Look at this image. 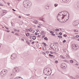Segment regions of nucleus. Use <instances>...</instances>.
Here are the masks:
<instances>
[{
	"instance_id": "obj_1",
	"label": "nucleus",
	"mask_w": 79,
	"mask_h": 79,
	"mask_svg": "<svg viewBox=\"0 0 79 79\" xmlns=\"http://www.w3.org/2000/svg\"><path fill=\"white\" fill-rule=\"evenodd\" d=\"M44 74L47 76H49L52 73V69L48 67H46L43 71Z\"/></svg>"
},
{
	"instance_id": "obj_2",
	"label": "nucleus",
	"mask_w": 79,
	"mask_h": 79,
	"mask_svg": "<svg viewBox=\"0 0 79 79\" xmlns=\"http://www.w3.org/2000/svg\"><path fill=\"white\" fill-rule=\"evenodd\" d=\"M60 12L61 13V14H62V15L63 18V19H64L65 16L66 18H67V20H68V19H69V13L68 12V11H62Z\"/></svg>"
},
{
	"instance_id": "obj_3",
	"label": "nucleus",
	"mask_w": 79,
	"mask_h": 79,
	"mask_svg": "<svg viewBox=\"0 0 79 79\" xmlns=\"http://www.w3.org/2000/svg\"><path fill=\"white\" fill-rule=\"evenodd\" d=\"M23 5L25 8H27L30 7V5H29V3L27 1H24L23 2Z\"/></svg>"
},
{
	"instance_id": "obj_4",
	"label": "nucleus",
	"mask_w": 79,
	"mask_h": 79,
	"mask_svg": "<svg viewBox=\"0 0 79 79\" xmlns=\"http://www.w3.org/2000/svg\"><path fill=\"white\" fill-rule=\"evenodd\" d=\"M8 73V71L6 69H3L1 72V76L2 77L6 76V74Z\"/></svg>"
},
{
	"instance_id": "obj_5",
	"label": "nucleus",
	"mask_w": 79,
	"mask_h": 79,
	"mask_svg": "<svg viewBox=\"0 0 79 79\" xmlns=\"http://www.w3.org/2000/svg\"><path fill=\"white\" fill-rule=\"evenodd\" d=\"M62 14L61 12H60L57 16V18L58 21L60 19H63V17L62 16Z\"/></svg>"
},
{
	"instance_id": "obj_6",
	"label": "nucleus",
	"mask_w": 79,
	"mask_h": 79,
	"mask_svg": "<svg viewBox=\"0 0 79 79\" xmlns=\"http://www.w3.org/2000/svg\"><path fill=\"white\" fill-rule=\"evenodd\" d=\"M16 58V54H13L11 56V58L12 59V60H14V59H15Z\"/></svg>"
},
{
	"instance_id": "obj_7",
	"label": "nucleus",
	"mask_w": 79,
	"mask_h": 79,
	"mask_svg": "<svg viewBox=\"0 0 79 79\" xmlns=\"http://www.w3.org/2000/svg\"><path fill=\"white\" fill-rule=\"evenodd\" d=\"M14 70L16 72V73H18L19 71V69L18 67H15L14 69Z\"/></svg>"
},
{
	"instance_id": "obj_8",
	"label": "nucleus",
	"mask_w": 79,
	"mask_h": 79,
	"mask_svg": "<svg viewBox=\"0 0 79 79\" xmlns=\"http://www.w3.org/2000/svg\"><path fill=\"white\" fill-rule=\"evenodd\" d=\"M6 13H7V11L5 10H3V11H2V16H4V15H5Z\"/></svg>"
},
{
	"instance_id": "obj_9",
	"label": "nucleus",
	"mask_w": 79,
	"mask_h": 79,
	"mask_svg": "<svg viewBox=\"0 0 79 79\" xmlns=\"http://www.w3.org/2000/svg\"><path fill=\"white\" fill-rule=\"evenodd\" d=\"M61 68H65V66H66V64L64 63H62L61 64Z\"/></svg>"
},
{
	"instance_id": "obj_10",
	"label": "nucleus",
	"mask_w": 79,
	"mask_h": 79,
	"mask_svg": "<svg viewBox=\"0 0 79 79\" xmlns=\"http://www.w3.org/2000/svg\"><path fill=\"white\" fill-rule=\"evenodd\" d=\"M54 48H55V51H56V52H58V51L59 50L58 49V46H56V47L55 46Z\"/></svg>"
},
{
	"instance_id": "obj_11",
	"label": "nucleus",
	"mask_w": 79,
	"mask_h": 79,
	"mask_svg": "<svg viewBox=\"0 0 79 79\" xmlns=\"http://www.w3.org/2000/svg\"><path fill=\"white\" fill-rule=\"evenodd\" d=\"M73 26H77V23L76 22V21H74L73 22Z\"/></svg>"
},
{
	"instance_id": "obj_12",
	"label": "nucleus",
	"mask_w": 79,
	"mask_h": 79,
	"mask_svg": "<svg viewBox=\"0 0 79 79\" xmlns=\"http://www.w3.org/2000/svg\"><path fill=\"white\" fill-rule=\"evenodd\" d=\"M78 48V47H77V46L76 45H75V46L73 48V50H77Z\"/></svg>"
},
{
	"instance_id": "obj_13",
	"label": "nucleus",
	"mask_w": 79,
	"mask_h": 79,
	"mask_svg": "<svg viewBox=\"0 0 79 79\" xmlns=\"http://www.w3.org/2000/svg\"><path fill=\"white\" fill-rule=\"evenodd\" d=\"M33 40H35V39H36V36H32V38Z\"/></svg>"
},
{
	"instance_id": "obj_14",
	"label": "nucleus",
	"mask_w": 79,
	"mask_h": 79,
	"mask_svg": "<svg viewBox=\"0 0 79 79\" xmlns=\"http://www.w3.org/2000/svg\"><path fill=\"white\" fill-rule=\"evenodd\" d=\"M54 46V44H50V48H52V47H53Z\"/></svg>"
},
{
	"instance_id": "obj_15",
	"label": "nucleus",
	"mask_w": 79,
	"mask_h": 79,
	"mask_svg": "<svg viewBox=\"0 0 79 79\" xmlns=\"http://www.w3.org/2000/svg\"><path fill=\"white\" fill-rule=\"evenodd\" d=\"M42 44H43L44 46V47L47 46V44H46L44 42H43Z\"/></svg>"
},
{
	"instance_id": "obj_16",
	"label": "nucleus",
	"mask_w": 79,
	"mask_h": 79,
	"mask_svg": "<svg viewBox=\"0 0 79 79\" xmlns=\"http://www.w3.org/2000/svg\"><path fill=\"white\" fill-rule=\"evenodd\" d=\"M49 56H51L52 57H54V58H55V56L53 55H52L50 54H49Z\"/></svg>"
},
{
	"instance_id": "obj_17",
	"label": "nucleus",
	"mask_w": 79,
	"mask_h": 79,
	"mask_svg": "<svg viewBox=\"0 0 79 79\" xmlns=\"http://www.w3.org/2000/svg\"><path fill=\"white\" fill-rule=\"evenodd\" d=\"M26 43H27V44H28V45H29V46H30V45H31L30 44V43H29V41H26Z\"/></svg>"
},
{
	"instance_id": "obj_18",
	"label": "nucleus",
	"mask_w": 79,
	"mask_h": 79,
	"mask_svg": "<svg viewBox=\"0 0 79 79\" xmlns=\"http://www.w3.org/2000/svg\"><path fill=\"white\" fill-rule=\"evenodd\" d=\"M63 2H68V0H62Z\"/></svg>"
},
{
	"instance_id": "obj_19",
	"label": "nucleus",
	"mask_w": 79,
	"mask_h": 79,
	"mask_svg": "<svg viewBox=\"0 0 79 79\" xmlns=\"http://www.w3.org/2000/svg\"><path fill=\"white\" fill-rule=\"evenodd\" d=\"M29 35H30L29 33H27L26 34V36H27V37H28V36H29Z\"/></svg>"
},
{
	"instance_id": "obj_20",
	"label": "nucleus",
	"mask_w": 79,
	"mask_h": 79,
	"mask_svg": "<svg viewBox=\"0 0 79 79\" xmlns=\"http://www.w3.org/2000/svg\"><path fill=\"white\" fill-rule=\"evenodd\" d=\"M28 31H30V32H32V28H30L28 29Z\"/></svg>"
},
{
	"instance_id": "obj_21",
	"label": "nucleus",
	"mask_w": 79,
	"mask_h": 79,
	"mask_svg": "<svg viewBox=\"0 0 79 79\" xmlns=\"http://www.w3.org/2000/svg\"><path fill=\"white\" fill-rule=\"evenodd\" d=\"M76 45H75L74 44H72V48H74V47Z\"/></svg>"
},
{
	"instance_id": "obj_22",
	"label": "nucleus",
	"mask_w": 79,
	"mask_h": 79,
	"mask_svg": "<svg viewBox=\"0 0 79 79\" xmlns=\"http://www.w3.org/2000/svg\"><path fill=\"white\" fill-rule=\"evenodd\" d=\"M57 37H59V38H60V39H62V36H61V35H57Z\"/></svg>"
},
{
	"instance_id": "obj_23",
	"label": "nucleus",
	"mask_w": 79,
	"mask_h": 79,
	"mask_svg": "<svg viewBox=\"0 0 79 79\" xmlns=\"http://www.w3.org/2000/svg\"><path fill=\"white\" fill-rule=\"evenodd\" d=\"M44 50H46V49H47V48L45 47H43L42 48Z\"/></svg>"
},
{
	"instance_id": "obj_24",
	"label": "nucleus",
	"mask_w": 79,
	"mask_h": 79,
	"mask_svg": "<svg viewBox=\"0 0 79 79\" xmlns=\"http://www.w3.org/2000/svg\"><path fill=\"white\" fill-rule=\"evenodd\" d=\"M45 7H47V8H46V9H48V8H49V6L48 5L46 6Z\"/></svg>"
},
{
	"instance_id": "obj_25",
	"label": "nucleus",
	"mask_w": 79,
	"mask_h": 79,
	"mask_svg": "<svg viewBox=\"0 0 79 79\" xmlns=\"http://www.w3.org/2000/svg\"><path fill=\"white\" fill-rule=\"evenodd\" d=\"M44 39L46 40H48V38L47 37H45L44 38Z\"/></svg>"
},
{
	"instance_id": "obj_26",
	"label": "nucleus",
	"mask_w": 79,
	"mask_h": 79,
	"mask_svg": "<svg viewBox=\"0 0 79 79\" xmlns=\"http://www.w3.org/2000/svg\"><path fill=\"white\" fill-rule=\"evenodd\" d=\"M32 35H34V34H31L30 35V38H32Z\"/></svg>"
},
{
	"instance_id": "obj_27",
	"label": "nucleus",
	"mask_w": 79,
	"mask_h": 79,
	"mask_svg": "<svg viewBox=\"0 0 79 79\" xmlns=\"http://www.w3.org/2000/svg\"><path fill=\"white\" fill-rule=\"evenodd\" d=\"M69 62H70V63H73V60H70L69 61Z\"/></svg>"
},
{
	"instance_id": "obj_28",
	"label": "nucleus",
	"mask_w": 79,
	"mask_h": 79,
	"mask_svg": "<svg viewBox=\"0 0 79 79\" xmlns=\"http://www.w3.org/2000/svg\"><path fill=\"white\" fill-rule=\"evenodd\" d=\"M50 33H51L52 34H54V32H53L52 31H50Z\"/></svg>"
},
{
	"instance_id": "obj_29",
	"label": "nucleus",
	"mask_w": 79,
	"mask_h": 79,
	"mask_svg": "<svg viewBox=\"0 0 79 79\" xmlns=\"http://www.w3.org/2000/svg\"><path fill=\"white\" fill-rule=\"evenodd\" d=\"M25 31H26L27 32H29L28 30V29H26L25 30Z\"/></svg>"
},
{
	"instance_id": "obj_30",
	"label": "nucleus",
	"mask_w": 79,
	"mask_h": 79,
	"mask_svg": "<svg viewBox=\"0 0 79 79\" xmlns=\"http://www.w3.org/2000/svg\"><path fill=\"white\" fill-rule=\"evenodd\" d=\"M11 24L12 25V26H14V25H13V22H11Z\"/></svg>"
},
{
	"instance_id": "obj_31",
	"label": "nucleus",
	"mask_w": 79,
	"mask_h": 79,
	"mask_svg": "<svg viewBox=\"0 0 79 79\" xmlns=\"http://www.w3.org/2000/svg\"><path fill=\"white\" fill-rule=\"evenodd\" d=\"M59 34L60 35H62V33H61V32H60L59 33Z\"/></svg>"
},
{
	"instance_id": "obj_32",
	"label": "nucleus",
	"mask_w": 79,
	"mask_h": 79,
	"mask_svg": "<svg viewBox=\"0 0 79 79\" xmlns=\"http://www.w3.org/2000/svg\"><path fill=\"white\" fill-rule=\"evenodd\" d=\"M54 6L55 7H56V6H58V4H54Z\"/></svg>"
},
{
	"instance_id": "obj_33",
	"label": "nucleus",
	"mask_w": 79,
	"mask_h": 79,
	"mask_svg": "<svg viewBox=\"0 0 79 79\" xmlns=\"http://www.w3.org/2000/svg\"><path fill=\"white\" fill-rule=\"evenodd\" d=\"M77 6L78 8H79V2L77 3Z\"/></svg>"
},
{
	"instance_id": "obj_34",
	"label": "nucleus",
	"mask_w": 79,
	"mask_h": 79,
	"mask_svg": "<svg viewBox=\"0 0 79 79\" xmlns=\"http://www.w3.org/2000/svg\"><path fill=\"white\" fill-rule=\"evenodd\" d=\"M74 32H78V30H74Z\"/></svg>"
},
{
	"instance_id": "obj_35",
	"label": "nucleus",
	"mask_w": 79,
	"mask_h": 79,
	"mask_svg": "<svg viewBox=\"0 0 79 79\" xmlns=\"http://www.w3.org/2000/svg\"><path fill=\"white\" fill-rule=\"evenodd\" d=\"M60 57H61V58H62L63 59H64V56H60Z\"/></svg>"
},
{
	"instance_id": "obj_36",
	"label": "nucleus",
	"mask_w": 79,
	"mask_h": 79,
	"mask_svg": "<svg viewBox=\"0 0 79 79\" xmlns=\"http://www.w3.org/2000/svg\"><path fill=\"white\" fill-rule=\"evenodd\" d=\"M38 35H40V36L41 35H42V34H41V33H39L38 34Z\"/></svg>"
},
{
	"instance_id": "obj_37",
	"label": "nucleus",
	"mask_w": 79,
	"mask_h": 79,
	"mask_svg": "<svg viewBox=\"0 0 79 79\" xmlns=\"http://www.w3.org/2000/svg\"><path fill=\"white\" fill-rule=\"evenodd\" d=\"M63 36L66 37H67V35L64 34L63 35Z\"/></svg>"
},
{
	"instance_id": "obj_38",
	"label": "nucleus",
	"mask_w": 79,
	"mask_h": 79,
	"mask_svg": "<svg viewBox=\"0 0 79 79\" xmlns=\"http://www.w3.org/2000/svg\"><path fill=\"white\" fill-rule=\"evenodd\" d=\"M49 52L51 53V54H53V53H54V52H52V51H50Z\"/></svg>"
},
{
	"instance_id": "obj_39",
	"label": "nucleus",
	"mask_w": 79,
	"mask_h": 79,
	"mask_svg": "<svg viewBox=\"0 0 79 79\" xmlns=\"http://www.w3.org/2000/svg\"><path fill=\"white\" fill-rule=\"evenodd\" d=\"M66 42V40H64V41H63L62 42L63 43H65V42Z\"/></svg>"
},
{
	"instance_id": "obj_40",
	"label": "nucleus",
	"mask_w": 79,
	"mask_h": 79,
	"mask_svg": "<svg viewBox=\"0 0 79 79\" xmlns=\"http://www.w3.org/2000/svg\"><path fill=\"white\" fill-rule=\"evenodd\" d=\"M46 53H47V54H48V53H49V52L47 51H46Z\"/></svg>"
},
{
	"instance_id": "obj_41",
	"label": "nucleus",
	"mask_w": 79,
	"mask_h": 79,
	"mask_svg": "<svg viewBox=\"0 0 79 79\" xmlns=\"http://www.w3.org/2000/svg\"><path fill=\"white\" fill-rule=\"evenodd\" d=\"M58 60H57L55 61V63H58Z\"/></svg>"
},
{
	"instance_id": "obj_42",
	"label": "nucleus",
	"mask_w": 79,
	"mask_h": 79,
	"mask_svg": "<svg viewBox=\"0 0 79 79\" xmlns=\"http://www.w3.org/2000/svg\"><path fill=\"white\" fill-rule=\"evenodd\" d=\"M75 36H73L72 38V39H75Z\"/></svg>"
},
{
	"instance_id": "obj_43",
	"label": "nucleus",
	"mask_w": 79,
	"mask_h": 79,
	"mask_svg": "<svg viewBox=\"0 0 79 79\" xmlns=\"http://www.w3.org/2000/svg\"><path fill=\"white\" fill-rule=\"evenodd\" d=\"M0 6H3V5L1 3H0Z\"/></svg>"
},
{
	"instance_id": "obj_44",
	"label": "nucleus",
	"mask_w": 79,
	"mask_h": 79,
	"mask_svg": "<svg viewBox=\"0 0 79 79\" xmlns=\"http://www.w3.org/2000/svg\"><path fill=\"white\" fill-rule=\"evenodd\" d=\"M34 23H35V24H37V23H38V22L37 21V22H34Z\"/></svg>"
},
{
	"instance_id": "obj_45",
	"label": "nucleus",
	"mask_w": 79,
	"mask_h": 79,
	"mask_svg": "<svg viewBox=\"0 0 79 79\" xmlns=\"http://www.w3.org/2000/svg\"><path fill=\"white\" fill-rule=\"evenodd\" d=\"M15 35H18V36H19V35L17 33H15Z\"/></svg>"
},
{
	"instance_id": "obj_46",
	"label": "nucleus",
	"mask_w": 79,
	"mask_h": 79,
	"mask_svg": "<svg viewBox=\"0 0 79 79\" xmlns=\"http://www.w3.org/2000/svg\"><path fill=\"white\" fill-rule=\"evenodd\" d=\"M51 48H52V49H53V50H55V48L54 47H52Z\"/></svg>"
},
{
	"instance_id": "obj_47",
	"label": "nucleus",
	"mask_w": 79,
	"mask_h": 79,
	"mask_svg": "<svg viewBox=\"0 0 79 79\" xmlns=\"http://www.w3.org/2000/svg\"><path fill=\"white\" fill-rule=\"evenodd\" d=\"M79 37V35H76V37H77V38Z\"/></svg>"
},
{
	"instance_id": "obj_48",
	"label": "nucleus",
	"mask_w": 79,
	"mask_h": 79,
	"mask_svg": "<svg viewBox=\"0 0 79 79\" xmlns=\"http://www.w3.org/2000/svg\"><path fill=\"white\" fill-rule=\"evenodd\" d=\"M55 44H57V45H58V43L57 42H55Z\"/></svg>"
},
{
	"instance_id": "obj_49",
	"label": "nucleus",
	"mask_w": 79,
	"mask_h": 79,
	"mask_svg": "<svg viewBox=\"0 0 79 79\" xmlns=\"http://www.w3.org/2000/svg\"><path fill=\"white\" fill-rule=\"evenodd\" d=\"M51 35H53V36H55V34H51Z\"/></svg>"
},
{
	"instance_id": "obj_50",
	"label": "nucleus",
	"mask_w": 79,
	"mask_h": 79,
	"mask_svg": "<svg viewBox=\"0 0 79 79\" xmlns=\"http://www.w3.org/2000/svg\"><path fill=\"white\" fill-rule=\"evenodd\" d=\"M56 31H60V30H59V29H56Z\"/></svg>"
},
{
	"instance_id": "obj_51",
	"label": "nucleus",
	"mask_w": 79,
	"mask_h": 79,
	"mask_svg": "<svg viewBox=\"0 0 79 79\" xmlns=\"http://www.w3.org/2000/svg\"><path fill=\"white\" fill-rule=\"evenodd\" d=\"M35 35H37V33L36 32L35 33Z\"/></svg>"
},
{
	"instance_id": "obj_52",
	"label": "nucleus",
	"mask_w": 79,
	"mask_h": 79,
	"mask_svg": "<svg viewBox=\"0 0 79 79\" xmlns=\"http://www.w3.org/2000/svg\"><path fill=\"white\" fill-rule=\"evenodd\" d=\"M37 47L38 48H39V44H38L37 46Z\"/></svg>"
},
{
	"instance_id": "obj_53",
	"label": "nucleus",
	"mask_w": 79,
	"mask_h": 79,
	"mask_svg": "<svg viewBox=\"0 0 79 79\" xmlns=\"http://www.w3.org/2000/svg\"><path fill=\"white\" fill-rule=\"evenodd\" d=\"M78 77H79V76L77 75V76L76 77V78H77H77H78Z\"/></svg>"
},
{
	"instance_id": "obj_54",
	"label": "nucleus",
	"mask_w": 79,
	"mask_h": 79,
	"mask_svg": "<svg viewBox=\"0 0 79 79\" xmlns=\"http://www.w3.org/2000/svg\"><path fill=\"white\" fill-rule=\"evenodd\" d=\"M38 27L39 28H40V27H40V26H38Z\"/></svg>"
},
{
	"instance_id": "obj_55",
	"label": "nucleus",
	"mask_w": 79,
	"mask_h": 79,
	"mask_svg": "<svg viewBox=\"0 0 79 79\" xmlns=\"http://www.w3.org/2000/svg\"><path fill=\"white\" fill-rule=\"evenodd\" d=\"M7 4H8V5L9 6H10V2H8L7 3Z\"/></svg>"
},
{
	"instance_id": "obj_56",
	"label": "nucleus",
	"mask_w": 79,
	"mask_h": 79,
	"mask_svg": "<svg viewBox=\"0 0 79 79\" xmlns=\"http://www.w3.org/2000/svg\"><path fill=\"white\" fill-rule=\"evenodd\" d=\"M5 27V28H6V29H8H8H9L8 27Z\"/></svg>"
},
{
	"instance_id": "obj_57",
	"label": "nucleus",
	"mask_w": 79,
	"mask_h": 79,
	"mask_svg": "<svg viewBox=\"0 0 79 79\" xmlns=\"http://www.w3.org/2000/svg\"><path fill=\"white\" fill-rule=\"evenodd\" d=\"M39 25L40 26H42V24H39Z\"/></svg>"
},
{
	"instance_id": "obj_58",
	"label": "nucleus",
	"mask_w": 79,
	"mask_h": 79,
	"mask_svg": "<svg viewBox=\"0 0 79 79\" xmlns=\"http://www.w3.org/2000/svg\"><path fill=\"white\" fill-rule=\"evenodd\" d=\"M66 63H69V61L67 60L66 61Z\"/></svg>"
},
{
	"instance_id": "obj_59",
	"label": "nucleus",
	"mask_w": 79,
	"mask_h": 79,
	"mask_svg": "<svg viewBox=\"0 0 79 79\" xmlns=\"http://www.w3.org/2000/svg\"><path fill=\"white\" fill-rule=\"evenodd\" d=\"M21 40H22L23 41H24V40L23 39H21Z\"/></svg>"
},
{
	"instance_id": "obj_60",
	"label": "nucleus",
	"mask_w": 79,
	"mask_h": 79,
	"mask_svg": "<svg viewBox=\"0 0 79 79\" xmlns=\"http://www.w3.org/2000/svg\"><path fill=\"white\" fill-rule=\"evenodd\" d=\"M63 61H65V62H66L67 60H63Z\"/></svg>"
},
{
	"instance_id": "obj_61",
	"label": "nucleus",
	"mask_w": 79,
	"mask_h": 79,
	"mask_svg": "<svg viewBox=\"0 0 79 79\" xmlns=\"http://www.w3.org/2000/svg\"><path fill=\"white\" fill-rule=\"evenodd\" d=\"M36 32H38L39 31V30H36Z\"/></svg>"
},
{
	"instance_id": "obj_62",
	"label": "nucleus",
	"mask_w": 79,
	"mask_h": 79,
	"mask_svg": "<svg viewBox=\"0 0 79 79\" xmlns=\"http://www.w3.org/2000/svg\"><path fill=\"white\" fill-rule=\"evenodd\" d=\"M67 58H69V56H67Z\"/></svg>"
},
{
	"instance_id": "obj_63",
	"label": "nucleus",
	"mask_w": 79,
	"mask_h": 79,
	"mask_svg": "<svg viewBox=\"0 0 79 79\" xmlns=\"http://www.w3.org/2000/svg\"><path fill=\"white\" fill-rule=\"evenodd\" d=\"M31 43H32V44H34V42L33 41Z\"/></svg>"
},
{
	"instance_id": "obj_64",
	"label": "nucleus",
	"mask_w": 79,
	"mask_h": 79,
	"mask_svg": "<svg viewBox=\"0 0 79 79\" xmlns=\"http://www.w3.org/2000/svg\"><path fill=\"white\" fill-rule=\"evenodd\" d=\"M15 79H18V77H16Z\"/></svg>"
}]
</instances>
